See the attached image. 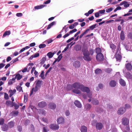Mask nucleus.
Here are the masks:
<instances>
[{"instance_id":"17","label":"nucleus","mask_w":132,"mask_h":132,"mask_svg":"<svg viewBox=\"0 0 132 132\" xmlns=\"http://www.w3.org/2000/svg\"><path fill=\"white\" fill-rule=\"evenodd\" d=\"M75 105L79 108H81L82 107V105L81 103L78 100H76L74 102Z\"/></svg>"},{"instance_id":"44","label":"nucleus","mask_w":132,"mask_h":132,"mask_svg":"<svg viewBox=\"0 0 132 132\" xmlns=\"http://www.w3.org/2000/svg\"><path fill=\"white\" fill-rule=\"evenodd\" d=\"M113 9L112 7H110L109 8L106 9V12L108 13H110L112 10Z\"/></svg>"},{"instance_id":"34","label":"nucleus","mask_w":132,"mask_h":132,"mask_svg":"<svg viewBox=\"0 0 132 132\" xmlns=\"http://www.w3.org/2000/svg\"><path fill=\"white\" fill-rule=\"evenodd\" d=\"M91 107V105L88 104H87L85 106V108L87 110H89Z\"/></svg>"},{"instance_id":"10","label":"nucleus","mask_w":132,"mask_h":132,"mask_svg":"<svg viewBox=\"0 0 132 132\" xmlns=\"http://www.w3.org/2000/svg\"><path fill=\"white\" fill-rule=\"evenodd\" d=\"M125 76L127 79L128 81L132 79V75L129 72H126L125 74Z\"/></svg>"},{"instance_id":"41","label":"nucleus","mask_w":132,"mask_h":132,"mask_svg":"<svg viewBox=\"0 0 132 132\" xmlns=\"http://www.w3.org/2000/svg\"><path fill=\"white\" fill-rule=\"evenodd\" d=\"M101 70L99 69H96L95 71V72L96 74H99L101 73Z\"/></svg>"},{"instance_id":"55","label":"nucleus","mask_w":132,"mask_h":132,"mask_svg":"<svg viewBox=\"0 0 132 132\" xmlns=\"http://www.w3.org/2000/svg\"><path fill=\"white\" fill-rule=\"evenodd\" d=\"M19 59H18V58H15V59H13L12 61H11V62H12V63H14L18 61Z\"/></svg>"},{"instance_id":"4","label":"nucleus","mask_w":132,"mask_h":132,"mask_svg":"<svg viewBox=\"0 0 132 132\" xmlns=\"http://www.w3.org/2000/svg\"><path fill=\"white\" fill-rule=\"evenodd\" d=\"M117 52L116 53V57L117 61H120L121 58V57L120 54V49L119 47H118L117 48Z\"/></svg>"},{"instance_id":"5","label":"nucleus","mask_w":132,"mask_h":132,"mask_svg":"<svg viewBox=\"0 0 132 132\" xmlns=\"http://www.w3.org/2000/svg\"><path fill=\"white\" fill-rule=\"evenodd\" d=\"M126 111V109L125 107H121L118 109L117 113L119 115H122Z\"/></svg>"},{"instance_id":"45","label":"nucleus","mask_w":132,"mask_h":132,"mask_svg":"<svg viewBox=\"0 0 132 132\" xmlns=\"http://www.w3.org/2000/svg\"><path fill=\"white\" fill-rule=\"evenodd\" d=\"M38 112L40 114H45V111L43 110H40L38 111Z\"/></svg>"},{"instance_id":"16","label":"nucleus","mask_w":132,"mask_h":132,"mask_svg":"<svg viewBox=\"0 0 132 132\" xmlns=\"http://www.w3.org/2000/svg\"><path fill=\"white\" fill-rule=\"evenodd\" d=\"M47 105L46 103L45 102L42 101L39 102L38 104V106L40 108H43Z\"/></svg>"},{"instance_id":"1","label":"nucleus","mask_w":132,"mask_h":132,"mask_svg":"<svg viewBox=\"0 0 132 132\" xmlns=\"http://www.w3.org/2000/svg\"><path fill=\"white\" fill-rule=\"evenodd\" d=\"M88 48L85 45L83 46L82 49V52L83 55V58L85 61H89L91 60L92 58L90 55H92L94 53V51L92 49H90L88 51Z\"/></svg>"},{"instance_id":"6","label":"nucleus","mask_w":132,"mask_h":132,"mask_svg":"<svg viewBox=\"0 0 132 132\" xmlns=\"http://www.w3.org/2000/svg\"><path fill=\"white\" fill-rule=\"evenodd\" d=\"M80 89L82 91L88 93L90 92V90L89 88L87 87H85L82 84Z\"/></svg>"},{"instance_id":"20","label":"nucleus","mask_w":132,"mask_h":132,"mask_svg":"<svg viewBox=\"0 0 132 132\" xmlns=\"http://www.w3.org/2000/svg\"><path fill=\"white\" fill-rule=\"evenodd\" d=\"M81 132H87V127L85 126H82L80 128Z\"/></svg>"},{"instance_id":"14","label":"nucleus","mask_w":132,"mask_h":132,"mask_svg":"<svg viewBox=\"0 0 132 132\" xmlns=\"http://www.w3.org/2000/svg\"><path fill=\"white\" fill-rule=\"evenodd\" d=\"M128 2L126 1H124L120 4V5H123L124 7L125 8H127L129 6L130 4L128 3Z\"/></svg>"},{"instance_id":"33","label":"nucleus","mask_w":132,"mask_h":132,"mask_svg":"<svg viewBox=\"0 0 132 132\" xmlns=\"http://www.w3.org/2000/svg\"><path fill=\"white\" fill-rule=\"evenodd\" d=\"M44 5H42L40 6H37L35 7V9H42L45 6Z\"/></svg>"},{"instance_id":"49","label":"nucleus","mask_w":132,"mask_h":132,"mask_svg":"<svg viewBox=\"0 0 132 132\" xmlns=\"http://www.w3.org/2000/svg\"><path fill=\"white\" fill-rule=\"evenodd\" d=\"M49 130L47 127H44L43 128V132H47Z\"/></svg>"},{"instance_id":"29","label":"nucleus","mask_w":132,"mask_h":132,"mask_svg":"<svg viewBox=\"0 0 132 132\" xmlns=\"http://www.w3.org/2000/svg\"><path fill=\"white\" fill-rule=\"evenodd\" d=\"M120 37L121 39L123 40L125 39V34L124 32L122 31H121L120 34Z\"/></svg>"},{"instance_id":"13","label":"nucleus","mask_w":132,"mask_h":132,"mask_svg":"<svg viewBox=\"0 0 132 132\" xmlns=\"http://www.w3.org/2000/svg\"><path fill=\"white\" fill-rule=\"evenodd\" d=\"M56 107V104L54 103H51L48 105V108L52 110H54Z\"/></svg>"},{"instance_id":"36","label":"nucleus","mask_w":132,"mask_h":132,"mask_svg":"<svg viewBox=\"0 0 132 132\" xmlns=\"http://www.w3.org/2000/svg\"><path fill=\"white\" fill-rule=\"evenodd\" d=\"M112 71V69L111 68H108L105 69V71L107 73H109Z\"/></svg>"},{"instance_id":"48","label":"nucleus","mask_w":132,"mask_h":132,"mask_svg":"<svg viewBox=\"0 0 132 132\" xmlns=\"http://www.w3.org/2000/svg\"><path fill=\"white\" fill-rule=\"evenodd\" d=\"M22 71L24 73L27 71L29 72V70H27V66L26 67L24 68V69H23L22 70Z\"/></svg>"},{"instance_id":"32","label":"nucleus","mask_w":132,"mask_h":132,"mask_svg":"<svg viewBox=\"0 0 132 132\" xmlns=\"http://www.w3.org/2000/svg\"><path fill=\"white\" fill-rule=\"evenodd\" d=\"M54 54V53H52L51 52H50L48 53L47 55L48 56L49 58H52Z\"/></svg>"},{"instance_id":"25","label":"nucleus","mask_w":132,"mask_h":132,"mask_svg":"<svg viewBox=\"0 0 132 132\" xmlns=\"http://www.w3.org/2000/svg\"><path fill=\"white\" fill-rule=\"evenodd\" d=\"M2 130L4 131H7L8 129L7 126L6 124H4L2 126Z\"/></svg>"},{"instance_id":"30","label":"nucleus","mask_w":132,"mask_h":132,"mask_svg":"<svg viewBox=\"0 0 132 132\" xmlns=\"http://www.w3.org/2000/svg\"><path fill=\"white\" fill-rule=\"evenodd\" d=\"M56 24V22L53 21L51 23H50L48 26L47 29H48L50 28L51 27L53 26V25L55 24Z\"/></svg>"},{"instance_id":"19","label":"nucleus","mask_w":132,"mask_h":132,"mask_svg":"<svg viewBox=\"0 0 132 132\" xmlns=\"http://www.w3.org/2000/svg\"><path fill=\"white\" fill-rule=\"evenodd\" d=\"M7 125L8 127L10 128H12L14 126V122L12 121H10L8 123Z\"/></svg>"},{"instance_id":"59","label":"nucleus","mask_w":132,"mask_h":132,"mask_svg":"<svg viewBox=\"0 0 132 132\" xmlns=\"http://www.w3.org/2000/svg\"><path fill=\"white\" fill-rule=\"evenodd\" d=\"M4 97L6 100H8L9 98L8 94L6 93H5Z\"/></svg>"},{"instance_id":"61","label":"nucleus","mask_w":132,"mask_h":132,"mask_svg":"<svg viewBox=\"0 0 132 132\" xmlns=\"http://www.w3.org/2000/svg\"><path fill=\"white\" fill-rule=\"evenodd\" d=\"M105 11V10H100L98 12L100 14H102L104 13Z\"/></svg>"},{"instance_id":"7","label":"nucleus","mask_w":132,"mask_h":132,"mask_svg":"<svg viewBox=\"0 0 132 132\" xmlns=\"http://www.w3.org/2000/svg\"><path fill=\"white\" fill-rule=\"evenodd\" d=\"M96 59L98 61H102L104 59V56L102 53L97 54L96 57Z\"/></svg>"},{"instance_id":"62","label":"nucleus","mask_w":132,"mask_h":132,"mask_svg":"<svg viewBox=\"0 0 132 132\" xmlns=\"http://www.w3.org/2000/svg\"><path fill=\"white\" fill-rule=\"evenodd\" d=\"M74 39L73 37H71L70 39H69L67 41V43H69L72 40H73Z\"/></svg>"},{"instance_id":"15","label":"nucleus","mask_w":132,"mask_h":132,"mask_svg":"<svg viewBox=\"0 0 132 132\" xmlns=\"http://www.w3.org/2000/svg\"><path fill=\"white\" fill-rule=\"evenodd\" d=\"M40 88L35 86V87L32 88L30 94V95H31L34 92H36Z\"/></svg>"},{"instance_id":"28","label":"nucleus","mask_w":132,"mask_h":132,"mask_svg":"<svg viewBox=\"0 0 132 132\" xmlns=\"http://www.w3.org/2000/svg\"><path fill=\"white\" fill-rule=\"evenodd\" d=\"M16 79L18 80H20L22 77V75H20L19 74H17L15 75Z\"/></svg>"},{"instance_id":"23","label":"nucleus","mask_w":132,"mask_h":132,"mask_svg":"<svg viewBox=\"0 0 132 132\" xmlns=\"http://www.w3.org/2000/svg\"><path fill=\"white\" fill-rule=\"evenodd\" d=\"M126 67L127 69L128 70H130L132 69L131 64L130 63H127L126 65Z\"/></svg>"},{"instance_id":"3","label":"nucleus","mask_w":132,"mask_h":132,"mask_svg":"<svg viewBox=\"0 0 132 132\" xmlns=\"http://www.w3.org/2000/svg\"><path fill=\"white\" fill-rule=\"evenodd\" d=\"M82 84H81L79 82H75L73 83L72 86L70 85H68L67 86L68 88L69 87H72V88H74L75 89H79L81 86Z\"/></svg>"},{"instance_id":"22","label":"nucleus","mask_w":132,"mask_h":132,"mask_svg":"<svg viewBox=\"0 0 132 132\" xmlns=\"http://www.w3.org/2000/svg\"><path fill=\"white\" fill-rule=\"evenodd\" d=\"M72 92L76 94H79L81 93V91L78 89H73L72 90Z\"/></svg>"},{"instance_id":"56","label":"nucleus","mask_w":132,"mask_h":132,"mask_svg":"<svg viewBox=\"0 0 132 132\" xmlns=\"http://www.w3.org/2000/svg\"><path fill=\"white\" fill-rule=\"evenodd\" d=\"M88 93H89L88 94V96L89 98H90V99L92 98V93L91 92H89Z\"/></svg>"},{"instance_id":"39","label":"nucleus","mask_w":132,"mask_h":132,"mask_svg":"<svg viewBox=\"0 0 132 132\" xmlns=\"http://www.w3.org/2000/svg\"><path fill=\"white\" fill-rule=\"evenodd\" d=\"M46 60V59L45 57H43L41 60L40 64H43L45 63Z\"/></svg>"},{"instance_id":"38","label":"nucleus","mask_w":132,"mask_h":132,"mask_svg":"<svg viewBox=\"0 0 132 132\" xmlns=\"http://www.w3.org/2000/svg\"><path fill=\"white\" fill-rule=\"evenodd\" d=\"M101 52V49L100 48H97L96 49V52L97 54H99L100 53H102Z\"/></svg>"},{"instance_id":"53","label":"nucleus","mask_w":132,"mask_h":132,"mask_svg":"<svg viewBox=\"0 0 132 132\" xmlns=\"http://www.w3.org/2000/svg\"><path fill=\"white\" fill-rule=\"evenodd\" d=\"M77 31V29H73V30L70 31V32H69V33L70 34H72L74 32H76Z\"/></svg>"},{"instance_id":"47","label":"nucleus","mask_w":132,"mask_h":132,"mask_svg":"<svg viewBox=\"0 0 132 132\" xmlns=\"http://www.w3.org/2000/svg\"><path fill=\"white\" fill-rule=\"evenodd\" d=\"M96 26V24H95L92 25V26L89 27V30H93V29H94L95 28Z\"/></svg>"},{"instance_id":"2","label":"nucleus","mask_w":132,"mask_h":132,"mask_svg":"<svg viewBox=\"0 0 132 132\" xmlns=\"http://www.w3.org/2000/svg\"><path fill=\"white\" fill-rule=\"evenodd\" d=\"M122 124L124 126H126L125 129L128 131L130 130L129 125V119L126 118H123L121 120Z\"/></svg>"},{"instance_id":"21","label":"nucleus","mask_w":132,"mask_h":132,"mask_svg":"<svg viewBox=\"0 0 132 132\" xmlns=\"http://www.w3.org/2000/svg\"><path fill=\"white\" fill-rule=\"evenodd\" d=\"M9 92L10 93L9 95V96L11 97L15 93L16 90L15 89H14L13 90H10L9 91Z\"/></svg>"},{"instance_id":"57","label":"nucleus","mask_w":132,"mask_h":132,"mask_svg":"<svg viewBox=\"0 0 132 132\" xmlns=\"http://www.w3.org/2000/svg\"><path fill=\"white\" fill-rule=\"evenodd\" d=\"M4 122V120L3 118L0 119V125H1L3 124Z\"/></svg>"},{"instance_id":"18","label":"nucleus","mask_w":132,"mask_h":132,"mask_svg":"<svg viewBox=\"0 0 132 132\" xmlns=\"http://www.w3.org/2000/svg\"><path fill=\"white\" fill-rule=\"evenodd\" d=\"M117 84V83L116 82L113 80L111 81L109 83V85L110 86L112 87H115Z\"/></svg>"},{"instance_id":"31","label":"nucleus","mask_w":132,"mask_h":132,"mask_svg":"<svg viewBox=\"0 0 132 132\" xmlns=\"http://www.w3.org/2000/svg\"><path fill=\"white\" fill-rule=\"evenodd\" d=\"M119 82L120 84L123 86H125L126 85L125 82L122 79H120L119 80Z\"/></svg>"},{"instance_id":"26","label":"nucleus","mask_w":132,"mask_h":132,"mask_svg":"<svg viewBox=\"0 0 132 132\" xmlns=\"http://www.w3.org/2000/svg\"><path fill=\"white\" fill-rule=\"evenodd\" d=\"M42 81V80H38L36 83L35 86L40 88Z\"/></svg>"},{"instance_id":"64","label":"nucleus","mask_w":132,"mask_h":132,"mask_svg":"<svg viewBox=\"0 0 132 132\" xmlns=\"http://www.w3.org/2000/svg\"><path fill=\"white\" fill-rule=\"evenodd\" d=\"M98 12L96 13L95 14V16L96 18L100 16Z\"/></svg>"},{"instance_id":"11","label":"nucleus","mask_w":132,"mask_h":132,"mask_svg":"<svg viewBox=\"0 0 132 132\" xmlns=\"http://www.w3.org/2000/svg\"><path fill=\"white\" fill-rule=\"evenodd\" d=\"M103 126V124L101 122H97L96 124V128L97 130H100L102 129Z\"/></svg>"},{"instance_id":"63","label":"nucleus","mask_w":132,"mask_h":132,"mask_svg":"<svg viewBox=\"0 0 132 132\" xmlns=\"http://www.w3.org/2000/svg\"><path fill=\"white\" fill-rule=\"evenodd\" d=\"M98 87L100 89H101L103 88V85L102 84H100L98 85Z\"/></svg>"},{"instance_id":"43","label":"nucleus","mask_w":132,"mask_h":132,"mask_svg":"<svg viewBox=\"0 0 132 132\" xmlns=\"http://www.w3.org/2000/svg\"><path fill=\"white\" fill-rule=\"evenodd\" d=\"M44 71H42L41 72V73L39 75V77H40L42 79H44Z\"/></svg>"},{"instance_id":"54","label":"nucleus","mask_w":132,"mask_h":132,"mask_svg":"<svg viewBox=\"0 0 132 132\" xmlns=\"http://www.w3.org/2000/svg\"><path fill=\"white\" fill-rule=\"evenodd\" d=\"M70 114V111L69 110H67L65 112V114L66 116H69Z\"/></svg>"},{"instance_id":"12","label":"nucleus","mask_w":132,"mask_h":132,"mask_svg":"<svg viewBox=\"0 0 132 132\" xmlns=\"http://www.w3.org/2000/svg\"><path fill=\"white\" fill-rule=\"evenodd\" d=\"M57 121L59 124H63L64 122V119L63 117H61L57 119Z\"/></svg>"},{"instance_id":"37","label":"nucleus","mask_w":132,"mask_h":132,"mask_svg":"<svg viewBox=\"0 0 132 132\" xmlns=\"http://www.w3.org/2000/svg\"><path fill=\"white\" fill-rule=\"evenodd\" d=\"M10 34V31H5L3 37H5L6 36L9 35Z\"/></svg>"},{"instance_id":"60","label":"nucleus","mask_w":132,"mask_h":132,"mask_svg":"<svg viewBox=\"0 0 132 132\" xmlns=\"http://www.w3.org/2000/svg\"><path fill=\"white\" fill-rule=\"evenodd\" d=\"M128 36L129 38L132 39V33H129L128 34Z\"/></svg>"},{"instance_id":"51","label":"nucleus","mask_w":132,"mask_h":132,"mask_svg":"<svg viewBox=\"0 0 132 132\" xmlns=\"http://www.w3.org/2000/svg\"><path fill=\"white\" fill-rule=\"evenodd\" d=\"M11 104V101H7L6 102V104L7 106H10Z\"/></svg>"},{"instance_id":"42","label":"nucleus","mask_w":132,"mask_h":132,"mask_svg":"<svg viewBox=\"0 0 132 132\" xmlns=\"http://www.w3.org/2000/svg\"><path fill=\"white\" fill-rule=\"evenodd\" d=\"M12 103L14 104V105H11V107H12L13 106H14L15 107V109H18L19 108V106L18 105L15 104V103H14V102H12Z\"/></svg>"},{"instance_id":"52","label":"nucleus","mask_w":132,"mask_h":132,"mask_svg":"<svg viewBox=\"0 0 132 132\" xmlns=\"http://www.w3.org/2000/svg\"><path fill=\"white\" fill-rule=\"evenodd\" d=\"M81 49V47L79 45L77 46H76V51H79Z\"/></svg>"},{"instance_id":"46","label":"nucleus","mask_w":132,"mask_h":132,"mask_svg":"<svg viewBox=\"0 0 132 132\" xmlns=\"http://www.w3.org/2000/svg\"><path fill=\"white\" fill-rule=\"evenodd\" d=\"M46 46V45L45 44H41L39 46V47L40 48H44Z\"/></svg>"},{"instance_id":"24","label":"nucleus","mask_w":132,"mask_h":132,"mask_svg":"<svg viewBox=\"0 0 132 132\" xmlns=\"http://www.w3.org/2000/svg\"><path fill=\"white\" fill-rule=\"evenodd\" d=\"M95 110L97 112L100 113H102L104 112V111L103 109L100 108H96Z\"/></svg>"},{"instance_id":"50","label":"nucleus","mask_w":132,"mask_h":132,"mask_svg":"<svg viewBox=\"0 0 132 132\" xmlns=\"http://www.w3.org/2000/svg\"><path fill=\"white\" fill-rule=\"evenodd\" d=\"M110 47L112 49L114 50L116 48V47L114 44H112L110 45Z\"/></svg>"},{"instance_id":"35","label":"nucleus","mask_w":132,"mask_h":132,"mask_svg":"<svg viewBox=\"0 0 132 132\" xmlns=\"http://www.w3.org/2000/svg\"><path fill=\"white\" fill-rule=\"evenodd\" d=\"M89 30V29H87L85 31L80 35L79 38H81L84 35L86 34Z\"/></svg>"},{"instance_id":"27","label":"nucleus","mask_w":132,"mask_h":132,"mask_svg":"<svg viewBox=\"0 0 132 132\" xmlns=\"http://www.w3.org/2000/svg\"><path fill=\"white\" fill-rule=\"evenodd\" d=\"M73 66L76 68L80 66V62L78 61H75L73 63Z\"/></svg>"},{"instance_id":"58","label":"nucleus","mask_w":132,"mask_h":132,"mask_svg":"<svg viewBox=\"0 0 132 132\" xmlns=\"http://www.w3.org/2000/svg\"><path fill=\"white\" fill-rule=\"evenodd\" d=\"M16 16L18 17H21L23 15V14L22 13H18L16 14Z\"/></svg>"},{"instance_id":"9","label":"nucleus","mask_w":132,"mask_h":132,"mask_svg":"<svg viewBox=\"0 0 132 132\" xmlns=\"http://www.w3.org/2000/svg\"><path fill=\"white\" fill-rule=\"evenodd\" d=\"M88 101L89 102L92 101V103L95 105H98L99 103L98 100L95 98H93L92 100L91 99H89L88 100Z\"/></svg>"},{"instance_id":"8","label":"nucleus","mask_w":132,"mask_h":132,"mask_svg":"<svg viewBox=\"0 0 132 132\" xmlns=\"http://www.w3.org/2000/svg\"><path fill=\"white\" fill-rule=\"evenodd\" d=\"M49 127L50 128L53 130H57L59 128V126L55 124H51L49 125Z\"/></svg>"},{"instance_id":"40","label":"nucleus","mask_w":132,"mask_h":132,"mask_svg":"<svg viewBox=\"0 0 132 132\" xmlns=\"http://www.w3.org/2000/svg\"><path fill=\"white\" fill-rule=\"evenodd\" d=\"M16 88L17 90L19 91V92H20L21 91H22V92H23L22 87L21 86H17Z\"/></svg>"}]
</instances>
